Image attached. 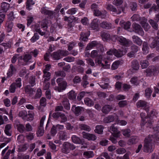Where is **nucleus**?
Returning <instances> with one entry per match:
<instances>
[{"mask_svg":"<svg viewBox=\"0 0 159 159\" xmlns=\"http://www.w3.org/2000/svg\"><path fill=\"white\" fill-rule=\"evenodd\" d=\"M71 138L72 141L75 143L77 144H82L83 143L82 140L79 137L75 135H73Z\"/></svg>","mask_w":159,"mask_h":159,"instance_id":"nucleus-16","label":"nucleus"},{"mask_svg":"<svg viewBox=\"0 0 159 159\" xmlns=\"http://www.w3.org/2000/svg\"><path fill=\"white\" fill-rule=\"evenodd\" d=\"M83 155L87 158H89L93 157L94 156L93 152L91 151L84 152Z\"/></svg>","mask_w":159,"mask_h":159,"instance_id":"nucleus-23","label":"nucleus"},{"mask_svg":"<svg viewBox=\"0 0 159 159\" xmlns=\"http://www.w3.org/2000/svg\"><path fill=\"white\" fill-rule=\"evenodd\" d=\"M140 23L145 31H148L150 28V26L147 23V20L144 17H142L140 20Z\"/></svg>","mask_w":159,"mask_h":159,"instance_id":"nucleus-8","label":"nucleus"},{"mask_svg":"<svg viewBox=\"0 0 159 159\" xmlns=\"http://www.w3.org/2000/svg\"><path fill=\"white\" fill-rule=\"evenodd\" d=\"M124 10L125 8L123 7H117V8L116 7L113 13L119 14H120L122 12H124Z\"/></svg>","mask_w":159,"mask_h":159,"instance_id":"nucleus-34","label":"nucleus"},{"mask_svg":"<svg viewBox=\"0 0 159 159\" xmlns=\"http://www.w3.org/2000/svg\"><path fill=\"white\" fill-rule=\"evenodd\" d=\"M61 57L63 56H66L69 54V52L66 50H59Z\"/></svg>","mask_w":159,"mask_h":159,"instance_id":"nucleus-63","label":"nucleus"},{"mask_svg":"<svg viewBox=\"0 0 159 159\" xmlns=\"http://www.w3.org/2000/svg\"><path fill=\"white\" fill-rule=\"evenodd\" d=\"M55 75L57 76H61L65 77L66 76V73L62 70L58 71L55 72Z\"/></svg>","mask_w":159,"mask_h":159,"instance_id":"nucleus-50","label":"nucleus"},{"mask_svg":"<svg viewBox=\"0 0 159 159\" xmlns=\"http://www.w3.org/2000/svg\"><path fill=\"white\" fill-rule=\"evenodd\" d=\"M58 137L59 139L65 140L67 137V133L63 131H60L58 133Z\"/></svg>","mask_w":159,"mask_h":159,"instance_id":"nucleus-18","label":"nucleus"},{"mask_svg":"<svg viewBox=\"0 0 159 159\" xmlns=\"http://www.w3.org/2000/svg\"><path fill=\"white\" fill-rule=\"evenodd\" d=\"M137 5L135 2H131L129 4V7L132 11H135L137 10Z\"/></svg>","mask_w":159,"mask_h":159,"instance_id":"nucleus-44","label":"nucleus"},{"mask_svg":"<svg viewBox=\"0 0 159 159\" xmlns=\"http://www.w3.org/2000/svg\"><path fill=\"white\" fill-rule=\"evenodd\" d=\"M114 120V118L113 116H109L105 117L103 120V121L105 123H108L113 121Z\"/></svg>","mask_w":159,"mask_h":159,"instance_id":"nucleus-32","label":"nucleus"},{"mask_svg":"<svg viewBox=\"0 0 159 159\" xmlns=\"http://www.w3.org/2000/svg\"><path fill=\"white\" fill-rule=\"evenodd\" d=\"M116 7L111 4H107L106 5V9L113 13Z\"/></svg>","mask_w":159,"mask_h":159,"instance_id":"nucleus-56","label":"nucleus"},{"mask_svg":"<svg viewBox=\"0 0 159 159\" xmlns=\"http://www.w3.org/2000/svg\"><path fill=\"white\" fill-rule=\"evenodd\" d=\"M16 84L15 83H12L9 87V91L11 93L15 92L16 89Z\"/></svg>","mask_w":159,"mask_h":159,"instance_id":"nucleus-61","label":"nucleus"},{"mask_svg":"<svg viewBox=\"0 0 159 159\" xmlns=\"http://www.w3.org/2000/svg\"><path fill=\"white\" fill-rule=\"evenodd\" d=\"M15 68L11 64L10 65V69L9 70V72L7 73V75H11L15 71Z\"/></svg>","mask_w":159,"mask_h":159,"instance_id":"nucleus-62","label":"nucleus"},{"mask_svg":"<svg viewBox=\"0 0 159 159\" xmlns=\"http://www.w3.org/2000/svg\"><path fill=\"white\" fill-rule=\"evenodd\" d=\"M72 69L77 71L80 73H83L84 71V68L80 66L77 67L76 66H74L72 67Z\"/></svg>","mask_w":159,"mask_h":159,"instance_id":"nucleus-38","label":"nucleus"},{"mask_svg":"<svg viewBox=\"0 0 159 159\" xmlns=\"http://www.w3.org/2000/svg\"><path fill=\"white\" fill-rule=\"evenodd\" d=\"M152 92V90L150 88H148L147 89L145 90V96L148 98H149L151 95Z\"/></svg>","mask_w":159,"mask_h":159,"instance_id":"nucleus-48","label":"nucleus"},{"mask_svg":"<svg viewBox=\"0 0 159 159\" xmlns=\"http://www.w3.org/2000/svg\"><path fill=\"white\" fill-rule=\"evenodd\" d=\"M42 95V91L41 90L39 89L37 90L36 93L34 97V99H37L40 98Z\"/></svg>","mask_w":159,"mask_h":159,"instance_id":"nucleus-57","label":"nucleus"},{"mask_svg":"<svg viewBox=\"0 0 159 159\" xmlns=\"http://www.w3.org/2000/svg\"><path fill=\"white\" fill-rule=\"evenodd\" d=\"M128 102L126 100H123L120 101L118 103V105L120 107H123L128 104Z\"/></svg>","mask_w":159,"mask_h":159,"instance_id":"nucleus-59","label":"nucleus"},{"mask_svg":"<svg viewBox=\"0 0 159 159\" xmlns=\"http://www.w3.org/2000/svg\"><path fill=\"white\" fill-rule=\"evenodd\" d=\"M149 48L148 43L145 42H144L143 44L142 50L144 53L146 54L148 52Z\"/></svg>","mask_w":159,"mask_h":159,"instance_id":"nucleus-26","label":"nucleus"},{"mask_svg":"<svg viewBox=\"0 0 159 159\" xmlns=\"http://www.w3.org/2000/svg\"><path fill=\"white\" fill-rule=\"evenodd\" d=\"M132 67L135 70H137L139 68V65L138 61L136 60H133L131 62Z\"/></svg>","mask_w":159,"mask_h":159,"instance_id":"nucleus-27","label":"nucleus"},{"mask_svg":"<svg viewBox=\"0 0 159 159\" xmlns=\"http://www.w3.org/2000/svg\"><path fill=\"white\" fill-rule=\"evenodd\" d=\"M139 139L136 136H133L129 139L127 143L129 145L136 143L138 142Z\"/></svg>","mask_w":159,"mask_h":159,"instance_id":"nucleus-22","label":"nucleus"},{"mask_svg":"<svg viewBox=\"0 0 159 159\" xmlns=\"http://www.w3.org/2000/svg\"><path fill=\"white\" fill-rule=\"evenodd\" d=\"M132 38L133 42L138 45L141 46L143 43V41L138 36L134 35L132 36Z\"/></svg>","mask_w":159,"mask_h":159,"instance_id":"nucleus-20","label":"nucleus"},{"mask_svg":"<svg viewBox=\"0 0 159 159\" xmlns=\"http://www.w3.org/2000/svg\"><path fill=\"white\" fill-rule=\"evenodd\" d=\"M67 85V83L65 81H63L61 83H59V88H58V91L60 92L61 90H64L66 88Z\"/></svg>","mask_w":159,"mask_h":159,"instance_id":"nucleus-30","label":"nucleus"},{"mask_svg":"<svg viewBox=\"0 0 159 159\" xmlns=\"http://www.w3.org/2000/svg\"><path fill=\"white\" fill-rule=\"evenodd\" d=\"M62 103L66 109L67 110H70V104L68 99L67 98H64L62 101Z\"/></svg>","mask_w":159,"mask_h":159,"instance_id":"nucleus-25","label":"nucleus"},{"mask_svg":"<svg viewBox=\"0 0 159 159\" xmlns=\"http://www.w3.org/2000/svg\"><path fill=\"white\" fill-rule=\"evenodd\" d=\"M44 134V130L43 128H38L36 132V134L38 137L42 136Z\"/></svg>","mask_w":159,"mask_h":159,"instance_id":"nucleus-42","label":"nucleus"},{"mask_svg":"<svg viewBox=\"0 0 159 159\" xmlns=\"http://www.w3.org/2000/svg\"><path fill=\"white\" fill-rule=\"evenodd\" d=\"M120 24L126 30H127L129 29L131 25V23L129 21L123 23L121 21L120 22Z\"/></svg>","mask_w":159,"mask_h":159,"instance_id":"nucleus-35","label":"nucleus"},{"mask_svg":"<svg viewBox=\"0 0 159 159\" xmlns=\"http://www.w3.org/2000/svg\"><path fill=\"white\" fill-rule=\"evenodd\" d=\"M139 16L137 14H134L131 17L132 20L133 21H139L141 19Z\"/></svg>","mask_w":159,"mask_h":159,"instance_id":"nucleus-51","label":"nucleus"},{"mask_svg":"<svg viewBox=\"0 0 159 159\" xmlns=\"http://www.w3.org/2000/svg\"><path fill=\"white\" fill-rule=\"evenodd\" d=\"M80 128L81 130H85L88 132L90 131L91 129L90 127L85 124H81L80 125Z\"/></svg>","mask_w":159,"mask_h":159,"instance_id":"nucleus-37","label":"nucleus"},{"mask_svg":"<svg viewBox=\"0 0 159 159\" xmlns=\"http://www.w3.org/2000/svg\"><path fill=\"white\" fill-rule=\"evenodd\" d=\"M101 36L103 41H106L109 39L110 35L107 32H102L101 33Z\"/></svg>","mask_w":159,"mask_h":159,"instance_id":"nucleus-29","label":"nucleus"},{"mask_svg":"<svg viewBox=\"0 0 159 159\" xmlns=\"http://www.w3.org/2000/svg\"><path fill=\"white\" fill-rule=\"evenodd\" d=\"M44 75H43V78H45L44 79V82H47L50 79L51 76L50 73L48 71L44 72L43 71Z\"/></svg>","mask_w":159,"mask_h":159,"instance_id":"nucleus-39","label":"nucleus"},{"mask_svg":"<svg viewBox=\"0 0 159 159\" xmlns=\"http://www.w3.org/2000/svg\"><path fill=\"white\" fill-rule=\"evenodd\" d=\"M51 57L54 60H58L61 57L59 50L53 52L51 55Z\"/></svg>","mask_w":159,"mask_h":159,"instance_id":"nucleus-24","label":"nucleus"},{"mask_svg":"<svg viewBox=\"0 0 159 159\" xmlns=\"http://www.w3.org/2000/svg\"><path fill=\"white\" fill-rule=\"evenodd\" d=\"M131 132L130 129H126L123 130V134L126 137H129L131 135Z\"/></svg>","mask_w":159,"mask_h":159,"instance_id":"nucleus-46","label":"nucleus"},{"mask_svg":"<svg viewBox=\"0 0 159 159\" xmlns=\"http://www.w3.org/2000/svg\"><path fill=\"white\" fill-rule=\"evenodd\" d=\"M151 48H155L156 50L159 52V37H156L150 45Z\"/></svg>","mask_w":159,"mask_h":159,"instance_id":"nucleus-9","label":"nucleus"},{"mask_svg":"<svg viewBox=\"0 0 159 159\" xmlns=\"http://www.w3.org/2000/svg\"><path fill=\"white\" fill-rule=\"evenodd\" d=\"M124 55L123 52L120 50H116L114 49V55L117 57H122Z\"/></svg>","mask_w":159,"mask_h":159,"instance_id":"nucleus-33","label":"nucleus"},{"mask_svg":"<svg viewBox=\"0 0 159 159\" xmlns=\"http://www.w3.org/2000/svg\"><path fill=\"white\" fill-rule=\"evenodd\" d=\"M117 41L121 45L129 47L132 44V42L127 39L125 38L122 36H119L117 38Z\"/></svg>","mask_w":159,"mask_h":159,"instance_id":"nucleus-7","label":"nucleus"},{"mask_svg":"<svg viewBox=\"0 0 159 159\" xmlns=\"http://www.w3.org/2000/svg\"><path fill=\"white\" fill-rule=\"evenodd\" d=\"M7 25V30L8 32H11V31L13 26V24L12 21H9L6 23Z\"/></svg>","mask_w":159,"mask_h":159,"instance_id":"nucleus-49","label":"nucleus"},{"mask_svg":"<svg viewBox=\"0 0 159 159\" xmlns=\"http://www.w3.org/2000/svg\"><path fill=\"white\" fill-rule=\"evenodd\" d=\"M144 145V152H151L154 148L153 142H156L159 143V137L156 134L154 135H149L148 138L145 140Z\"/></svg>","mask_w":159,"mask_h":159,"instance_id":"nucleus-1","label":"nucleus"},{"mask_svg":"<svg viewBox=\"0 0 159 159\" xmlns=\"http://www.w3.org/2000/svg\"><path fill=\"white\" fill-rule=\"evenodd\" d=\"M83 137L89 140L94 141L96 139L97 137L94 134H89L83 132L82 133Z\"/></svg>","mask_w":159,"mask_h":159,"instance_id":"nucleus-11","label":"nucleus"},{"mask_svg":"<svg viewBox=\"0 0 159 159\" xmlns=\"http://www.w3.org/2000/svg\"><path fill=\"white\" fill-rule=\"evenodd\" d=\"M103 127L102 125H98L96 127V129L95 130V133L101 134L103 131Z\"/></svg>","mask_w":159,"mask_h":159,"instance_id":"nucleus-31","label":"nucleus"},{"mask_svg":"<svg viewBox=\"0 0 159 159\" xmlns=\"http://www.w3.org/2000/svg\"><path fill=\"white\" fill-rule=\"evenodd\" d=\"M123 3V0H114L113 2V5L117 7L121 5Z\"/></svg>","mask_w":159,"mask_h":159,"instance_id":"nucleus-55","label":"nucleus"},{"mask_svg":"<svg viewBox=\"0 0 159 159\" xmlns=\"http://www.w3.org/2000/svg\"><path fill=\"white\" fill-rule=\"evenodd\" d=\"M120 64V61L119 60L115 61L113 63L111 66V69L113 70L116 69L118 68Z\"/></svg>","mask_w":159,"mask_h":159,"instance_id":"nucleus-41","label":"nucleus"},{"mask_svg":"<svg viewBox=\"0 0 159 159\" xmlns=\"http://www.w3.org/2000/svg\"><path fill=\"white\" fill-rule=\"evenodd\" d=\"M132 27L133 30L135 33L142 36L144 35V32L139 25L134 23L132 25Z\"/></svg>","mask_w":159,"mask_h":159,"instance_id":"nucleus-6","label":"nucleus"},{"mask_svg":"<svg viewBox=\"0 0 159 159\" xmlns=\"http://www.w3.org/2000/svg\"><path fill=\"white\" fill-rule=\"evenodd\" d=\"M39 39V36L38 34L35 33L34 34V35L33 36L32 38L30 39V40L32 42H34Z\"/></svg>","mask_w":159,"mask_h":159,"instance_id":"nucleus-64","label":"nucleus"},{"mask_svg":"<svg viewBox=\"0 0 159 159\" xmlns=\"http://www.w3.org/2000/svg\"><path fill=\"white\" fill-rule=\"evenodd\" d=\"M140 116L142 119V124L143 125L145 123H147L148 121L149 124V126H150L152 124L151 120H149V118L148 117L146 116L144 113H142L140 114Z\"/></svg>","mask_w":159,"mask_h":159,"instance_id":"nucleus-12","label":"nucleus"},{"mask_svg":"<svg viewBox=\"0 0 159 159\" xmlns=\"http://www.w3.org/2000/svg\"><path fill=\"white\" fill-rule=\"evenodd\" d=\"M75 148V147L74 144L68 142H66L63 144L62 151L63 153H67L69 152L70 150H73Z\"/></svg>","mask_w":159,"mask_h":159,"instance_id":"nucleus-5","label":"nucleus"},{"mask_svg":"<svg viewBox=\"0 0 159 159\" xmlns=\"http://www.w3.org/2000/svg\"><path fill=\"white\" fill-rule=\"evenodd\" d=\"M77 11V9L75 8H72L69 9L67 11L66 13L69 14H75Z\"/></svg>","mask_w":159,"mask_h":159,"instance_id":"nucleus-58","label":"nucleus"},{"mask_svg":"<svg viewBox=\"0 0 159 159\" xmlns=\"http://www.w3.org/2000/svg\"><path fill=\"white\" fill-rule=\"evenodd\" d=\"M107 14V12L105 10H104V11H103L102 13L98 9L94 10V14L95 16H100L102 18H106Z\"/></svg>","mask_w":159,"mask_h":159,"instance_id":"nucleus-13","label":"nucleus"},{"mask_svg":"<svg viewBox=\"0 0 159 159\" xmlns=\"http://www.w3.org/2000/svg\"><path fill=\"white\" fill-rule=\"evenodd\" d=\"M102 56L100 55L98 56V57L96 58L95 59V62L96 66H101V69H109L110 67V65L108 64V62L107 61H105V64H104L102 63Z\"/></svg>","mask_w":159,"mask_h":159,"instance_id":"nucleus-3","label":"nucleus"},{"mask_svg":"<svg viewBox=\"0 0 159 159\" xmlns=\"http://www.w3.org/2000/svg\"><path fill=\"white\" fill-rule=\"evenodd\" d=\"M17 130L21 133H23L25 130V127L22 124H19L16 125Z\"/></svg>","mask_w":159,"mask_h":159,"instance_id":"nucleus-47","label":"nucleus"},{"mask_svg":"<svg viewBox=\"0 0 159 159\" xmlns=\"http://www.w3.org/2000/svg\"><path fill=\"white\" fill-rule=\"evenodd\" d=\"M76 94L75 92L73 90L70 91L68 93V97L70 99L73 100L76 98Z\"/></svg>","mask_w":159,"mask_h":159,"instance_id":"nucleus-40","label":"nucleus"},{"mask_svg":"<svg viewBox=\"0 0 159 159\" xmlns=\"http://www.w3.org/2000/svg\"><path fill=\"white\" fill-rule=\"evenodd\" d=\"M140 64L142 69H145L148 66L149 63L147 60H145L141 61L140 62Z\"/></svg>","mask_w":159,"mask_h":159,"instance_id":"nucleus-36","label":"nucleus"},{"mask_svg":"<svg viewBox=\"0 0 159 159\" xmlns=\"http://www.w3.org/2000/svg\"><path fill=\"white\" fill-rule=\"evenodd\" d=\"M149 22L150 25L154 29L156 30H157L158 25L157 22L152 19L149 20Z\"/></svg>","mask_w":159,"mask_h":159,"instance_id":"nucleus-43","label":"nucleus"},{"mask_svg":"<svg viewBox=\"0 0 159 159\" xmlns=\"http://www.w3.org/2000/svg\"><path fill=\"white\" fill-rule=\"evenodd\" d=\"M87 63L89 65L92 66H95V64L93 60L91 58H88L86 59Z\"/></svg>","mask_w":159,"mask_h":159,"instance_id":"nucleus-52","label":"nucleus"},{"mask_svg":"<svg viewBox=\"0 0 159 159\" xmlns=\"http://www.w3.org/2000/svg\"><path fill=\"white\" fill-rule=\"evenodd\" d=\"M98 52L96 50H94L92 51L90 54V57L92 58H94L95 57H98Z\"/></svg>","mask_w":159,"mask_h":159,"instance_id":"nucleus-53","label":"nucleus"},{"mask_svg":"<svg viewBox=\"0 0 159 159\" xmlns=\"http://www.w3.org/2000/svg\"><path fill=\"white\" fill-rule=\"evenodd\" d=\"M112 109L111 106L109 105H106L104 106L102 108V111L105 114H107Z\"/></svg>","mask_w":159,"mask_h":159,"instance_id":"nucleus-21","label":"nucleus"},{"mask_svg":"<svg viewBox=\"0 0 159 159\" xmlns=\"http://www.w3.org/2000/svg\"><path fill=\"white\" fill-rule=\"evenodd\" d=\"M9 4L6 2H3L2 3L1 9L0 10V13L3 12H6L9 8Z\"/></svg>","mask_w":159,"mask_h":159,"instance_id":"nucleus-15","label":"nucleus"},{"mask_svg":"<svg viewBox=\"0 0 159 159\" xmlns=\"http://www.w3.org/2000/svg\"><path fill=\"white\" fill-rule=\"evenodd\" d=\"M82 108L80 107H76L74 105L72 107L71 110L76 115L78 116L80 114Z\"/></svg>","mask_w":159,"mask_h":159,"instance_id":"nucleus-19","label":"nucleus"},{"mask_svg":"<svg viewBox=\"0 0 159 159\" xmlns=\"http://www.w3.org/2000/svg\"><path fill=\"white\" fill-rule=\"evenodd\" d=\"M98 27V23L96 21H93L91 24V27L93 30H97Z\"/></svg>","mask_w":159,"mask_h":159,"instance_id":"nucleus-60","label":"nucleus"},{"mask_svg":"<svg viewBox=\"0 0 159 159\" xmlns=\"http://www.w3.org/2000/svg\"><path fill=\"white\" fill-rule=\"evenodd\" d=\"M100 26L102 28L106 29H109L111 28V24L106 21H104L100 23Z\"/></svg>","mask_w":159,"mask_h":159,"instance_id":"nucleus-17","label":"nucleus"},{"mask_svg":"<svg viewBox=\"0 0 159 159\" xmlns=\"http://www.w3.org/2000/svg\"><path fill=\"white\" fill-rule=\"evenodd\" d=\"M158 69L157 66H150L146 70V75L147 76H151L152 75H156L158 73Z\"/></svg>","mask_w":159,"mask_h":159,"instance_id":"nucleus-4","label":"nucleus"},{"mask_svg":"<svg viewBox=\"0 0 159 159\" xmlns=\"http://www.w3.org/2000/svg\"><path fill=\"white\" fill-rule=\"evenodd\" d=\"M137 107H141L145 110L147 112H148L149 110L148 107L147 105V103L145 101L143 100L139 101L136 103Z\"/></svg>","mask_w":159,"mask_h":159,"instance_id":"nucleus-10","label":"nucleus"},{"mask_svg":"<svg viewBox=\"0 0 159 159\" xmlns=\"http://www.w3.org/2000/svg\"><path fill=\"white\" fill-rule=\"evenodd\" d=\"M84 102L87 106L91 107L94 105V102L90 98H85L84 99Z\"/></svg>","mask_w":159,"mask_h":159,"instance_id":"nucleus-28","label":"nucleus"},{"mask_svg":"<svg viewBox=\"0 0 159 159\" xmlns=\"http://www.w3.org/2000/svg\"><path fill=\"white\" fill-rule=\"evenodd\" d=\"M40 11L42 14L47 15L50 17L52 16L54 13L53 11L48 10L44 7L42 8Z\"/></svg>","mask_w":159,"mask_h":159,"instance_id":"nucleus-14","label":"nucleus"},{"mask_svg":"<svg viewBox=\"0 0 159 159\" xmlns=\"http://www.w3.org/2000/svg\"><path fill=\"white\" fill-rule=\"evenodd\" d=\"M88 38L86 33L84 32H82L80 34V40L81 41H86L87 40Z\"/></svg>","mask_w":159,"mask_h":159,"instance_id":"nucleus-45","label":"nucleus"},{"mask_svg":"<svg viewBox=\"0 0 159 159\" xmlns=\"http://www.w3.org/2000/svg\"><path fill=\"white\" fill-rule=\"evenodd\" d=\"M48 21L46 19L43 20L40 22V25L41 28L43 29V31L40 30V26L39 24L35 25L34 28L35 30L38 32L39 34L42 36H43L46 34L48 31Z\"/></svg>","mask_w":159,"mask_h":159,"instance_id":"nucleus-2","label":"nucleus"},{"mask_svg":"<svg viewBox=\"0 0 159 159\" xmlns=\"http://www.w3.org/2000/svg\"><path fill=\"white\" fill-rule=\"evenodd\" d=\"M76 44L75 42H72L68 44V50L69 51L71 50Z\"/></svg>","mask_w":159,"mask_h":159,"instance_id":"nucleus-54","label":"nucleus"}]
</instances>
